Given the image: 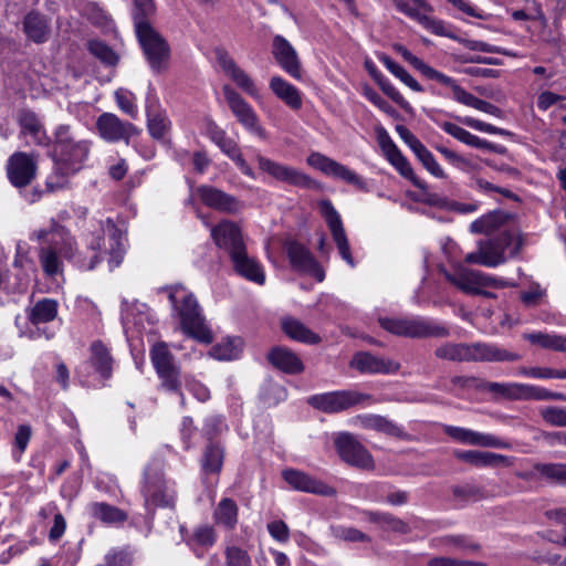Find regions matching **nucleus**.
Returning <instances> with one entry per match:
<instances>
[{"label":"nucleus","mask_w":566,"mask_h":566,"mask_svg":"<svg viewBox=\"0 0 566 566\" xmlns=\"http://www.w3.org/2000/svg\"><path fill=\"white\" fill-rule=\"evenodd\" d=\"M349 366L360 374H396L400 369V364L392 359H386L373 355L369 352H357L354 354Z\"/></svg>","instance_id":"nucleus-23"},{"label":"nucleus","mask_w":566,"mask_h":566,"mask_svg":"<svg viewBox=\"0 0 566 566\" xmlns=\"http://www.w3.org/2000/svg\"><path fill=\"white\" fill-rule=\"evenodd\" d=\"M395 50L401 54V56L410 63L416 70H418L423 76H426L428 80L436 81L443 85V83L449 82V76L444 73L431 67L430 65L426 64L422 60L415 56L407 48L400 44L395 45Z\"/></svg>","instance_id":"nucleus-40"},{"label":"nucleus","mask_w":566,"mask_h":566,"mask_svg":"<svg viewBox=\"0 0 566 566\" xmlns=\"http://www.w3.org/2000/svg\"><path fill=\"white\" fill-rule=\"evenodd\" d=\"M150 360L160 380V388L179 395L181 405L185 406V397L181 391V369L166 343L158 342L151 347Z\"/></svg>","instance_id":"nucleus-6"},{"label":"nucleus","mask_w":566,"mask_h":566,"mask_svg":"<svg viewBox=\"0 0 566 566\" xmlns=\"http://www.w3.org/2000/svg\"><path fill=\"white\" fill-rule=\"evenodd\" d=\"M93 517L106 524H120L127 520V514L119 507L105 502H94L90 505Z\"/></svg>","instance_id":"nucleus-42"},{"label":"nucleus","mask_w":566,"mask_h":566,"mask_svg":"<svg viewBox=\"0 0 566 566\" xmlns=\"http://www.w3.org/2000/svg\"><path fill=\"white\" fill-rule=\"evenodd\" d=\"M469 187L482 195L492 196L493 193H500L510 200L516 202L521 201V198L515 192L507 188L496 186L479 175H474L470 178Z\"/></svg>","instance_id":"nucleus-49"},{"label":"nucleus","mask_w":566,"mask_h":566,"mask_svg":"<svg viewBox=\"0 0 566 566\" xmlns=\"http://www.w3.org/2000/svg\"><path fill=\"white\" fill-rule=\"evenodd\" d=\"M101 230L103 233L107 232L109 235L112 241L109 249L111 262H113L115 266H118L124 254V248L122 244V230L111 218H107L105 221L101 222Z\"/></svg>","instance_id":"nucleus-43"},{"label":"nucleus","mask_w":566,"mask_h":566,"mask_svg":"<svg viewBox=\"0 0 566 566\" xmlns=\"http://www.w3.org/2000/svg\"><path fill=\"white\" fill-rule=\"evenodd\" d=\"M525 338L533 345H537L545 349L566 353V337L555 334L531 333Z\"/></svg>","instance_id":"nucleus-51"},{"label":"nucleus","mask_w":566,"mask_h":566,"mask_svg":"<svg viewBox=\"0 0 566 566\" xmlns=\"http://www.w3.org/2000/svg\"><path fill=\"white\" fill-rule=\"evenodd\" d=\"M231 262L234 271L242 277L259 285L264 284L265 274L262 265L247 253V249L232 255Z\"/></svg>","instance_id":"nucleus-31"},{"label":"nucleus","mask_w":566,"mask_h":566,"mask_svg":"<svg viewBox=\"0 0 566 566\" xmlns=\"http://www.w3.org/2000/svg\"><path fill=\"white\" fill-rule=\"evenodd\" d=\"M7 172L10 182L14 187L22 188L28 186L35 177V157L22 151L14 153L9 158Z\"/></svg>","instance_id":"nucleus-19"},{"label":"nucleus","mask_w":566,"mask_h":566,"mask_svg":"<svg viewBox=\"0 0 566 566\" xmlns=\"http://www.w3.org/2000/svg\"><path fill=\"white\" fill-rule=\"evenodd\" d=\"M273 54L285 72L295 78L301 77V64L296 51L285 38H275Z\"/></svg>","instance_id":"nucleus-30"},{"label":"nucleus","mask_w":566,"mask_h":566,"mask_svg":"<svg viewBox=\"0 0 566 566\" xmlns=\"http://www.w3.org/2000/svg\"><path fill=\"white\" fill-rule=\"evenodd\" d=\"M74 174V171L63 169L61 165H54L53 171L46 178L45 185L48 190L53 192L65 188L69 184V177Z\"/></svg>","instance_id":"nucleus-60"},{"label":"nucleus","mask_w":566,"mask_h":566,"mask_svg":"<svg viewBox=\"0 0 566 566\" xmlns=\"http://www.w3.org/2000/svg\"><path fill=\"white\" fill-rule=\"evenodd\" d=\"M378 59L390 73H392L409 88L419 93L423 92V87L417 82V80L413 78L401 65L396 63L390 56L387 54H380L378 55Z\"/></svg>","instance_id":"nucleus-53"},{"label":"nucleus","mask_w":566,"mask_h":566,"mask_svg":"<svg viewBox=\"0 0 566 566\" xmlns=\"http://www.w3.org/2000/svg\"><path fill=\"white\" fill-rule=\"evenodd\" d=\"M539 413L547 424L566 427V407L547 406L542 408Z\"/></svg>","instance_id":"nucleus-63"},{"label":"nucleus","mask_w":566,"mask_h":566,"mask_svg":"<svg viewBox=\"0 0 566 566\" xmlns=\"http://www.w3.org/2000/svg\"><path fill=\"white\" fill-rule=\"evenodd\" d=\"M90 358L76 368V375L84 384L90 376V368H92L103 380L102 385L105 386V381L109 380L113 375V356L102 340H94L90 346Z\"/></svg>","instance_id":"nucleus-11"},{"label":"nucleus","mask_w":566,"mask_h":566,"mask_svg":"<svg viewBox=\"0 0 566 566\" xmlns=\"http://www.w3.org/2000/svg\"><path fill=\"white\" fill-rule=\"evenodd\" d=\"M377 400L369 394L357 390H336L313 395L307 403L324 413H337L358 405H371Z\"/></svg>","instance_id":"nucleus-7"},{"label":"nucleus","mask_w":566,"mask_h":566,"mask_svg":"<svg viewBox=\"0 0 566 566\" xmlns=\"http://www.w3.org/2000/svg\"><path fill=\"white\" fill-rule=\"evenodd\" d=\"M512 235L507 232L500 233L496 238L480 244L482 265L495 268L505 262V249L510 245Z\"/></svg>","instance_id":"nucleus-29"},{"label":"nucleus","mask_w":566,"mask_h":566,"mask_svg":"<svg viewBox=\"0 0 566 566\" xmlns=\"http://www.w3.org/2000/svg\"><path fill=\"white\" fill-rule=\"evenodd\" d=\"M218 147L226 156H228L237 165V167L243 175L251 178L254 177L252 168L243 158L242 151L234 139H232L231 137H226L218 145Z\"/></svg>","instance_id":"nucleus-48"},{"label":"nucleus","mask_w":566,"mask_h":566,"mask_svg":"<svg viewBox=\"0 0 566 566\" xmlns=\"http://www.w3.org/2000/svg\"><path fill=\"white\" fill-rule=\"evenodd\" d=\"M226 448L220 441L206 442L199 460L201 475H219L223 468Z\"/></svg>","instance_id":"nucleus-27"},{"label":"nucleus","mask_w":566,"mask_h":566,"mask_svg":"<svg viewBox=\"0 0 566 566\" xmlns=\"http://www.w3.org/2000/svg\"><path fill=\"white\" fill-rule=\"evenodd\" d=\"M534 469L546 480L566 485V463H537Z\"/></svg>","instance_id":"nucleus-55"},{"label":"nucleus","mask_w":566,"mask_h":566,"mask_svg":"<svg viewBox=\"0 0 566 566\" xmlns=\"http://www.w3.org/2000/svg\"><path fill=\"white\" fill-rule=\"evenodd\" d=\"M440 127L449 135H451L453 138L458 139L459 142L475 147V144L478 142V136L471 134L470 132L465 130L464 128L451 123V122H443L440 124Z\"/></svg>","instance_id":"nucleus-62"},{"label":"nucleus","mask_w":566,"mask_h":566,"mask_svg":"<svg viewBox=\"0 0 566 566\" xmlns=\"http://www.w3.org/2000/svg\"><path fill=\"white\" fill-rule=\"evenodd\" d=\"M270 88L293 111H298L302 107V97L300 91L284 78L280 76H273L270 80Z\"/></svg>","instance_id":"nucleus-37"},{"label":"nucleus","mask_w":566,"mask_h":566,"mask_svg":"<svg viewBox=\"0 0 566 566\" xmlns=\"http://www.w3.org/2000/svg\"><path fill=\"white\" fill-rule=\"evenodd\" d=\"M99 136L108 143L124 142L130 144V139L140 134V129L133 123L120 119L113 113H102L95 123Z\"/></svg>","instance_id":"nucleus-14"},{"label":"nucleus","mask_w":566,"mask_h":566,"mask_svg":"<svg viewBox=\"0 0 566 566\" xmlns=\"http://www.w3.org/2000/svg\"><path fill=\"white\" fill-rule=\"evenodd\" d=\"M413 154L432 176L441 179L447 178L444 170L437 163L432 153L423 144Z\"/></svg>","instance_id":"nucleus-57"},{"label":"nucleus","mask_w":566,"mask_h":566,"mask_svg":"<svg viewBox=\"0 0 566 566\" xmlns=\"http://www.w3.org/2000/svg\"><path fill=\"white\" fill-rule=\"evenodd\" d=\"M160 291L167 293L172 316L179 321L182 333L202 344H211L213 335L196 296L181 284L165 286Z\"/></svg>","instance_id":"nucleus-1"},{"label":"nucleus","mask_w":566,"mask_h":566,"mask_svg":"<svg viewBox=\"0 0 566 566\" xmlns=\"http://www.w3.org/2000/svg\"><path fill=\"white\" fill-rule=\"evenodd\" d=\"M319 211L329 228L340 256L350 266H354L355 262L350 253L349 243L339 213L333 206L332 201L328 199H324L319 202Z\"/></svg>","instance_id":"nucleus-16"},{"label":"nucleus","mask_w":566,"mask_h":566,"mask_svg":"<svg viewBox=\"0 0 566 566\" xmlns=\"http://www.w3.org/2000/svg\"><path fill=\"white\" fill-rule=\"evenodd\" d=\"M227 429L228 426L224 422L223 417L210 416L205 420L202 427V436L206 439V442L218 441L217 437L220 436Z\"/></svg>","instance_id":"nucleus-58"},{"label":"nucleus","mask_w":566,"mask_h":566,"mask_svg":"<svg viewBox=\"0 0 566 566\" xmlns=\"http://www.w3.org/2000/svg\"><path fill=\"white\" fill-rule=\"evenodd\" d=\"M228 75L242 91H244L251 97L258 98L260 96L259 88L256 87L254 81L239 66Z\"/></svg>","instance_id":"nucleus-61"},{"label":"nucleus","mask_w":566,"mask_h":566,"mask_svg":"<svg viewBox=\"0 0 566 566\" xmlns=\"http://www.w3.org/2000/svg\"><path fill=\"white\" fill-rule=\"evenodd\" d=\"M502 221H503L502 212L501 211H492V212H489V213L482 216L481 218L474 220L470 224V230L473 233L488 234V233L494 231L495 229H497L501 226Z\"/></svg>","instance_id":"nucleus-56"},{"label":"nucleus","mask_w":566,"mask_h":566,"mask_svg":"<svg viewBox=\"0 0 566 566\" xmlns=\"http://www.w3.org/2000/svg\"><path fill=\"white\" fill-rule=\"evenodd\" d=\"M357 420L365 429L376 430L396 438H405L407 436L401 427L379 415L358 416Z\"/></svg>","instance_id":"nucleus-38"},{"label":"nucleus","mask_w":566,"mask_h":566,"mask_svg":"<svg viewBox=\"0 0 566 566\" xmlns=\"http://www.w3.org/2000/svg\"><path fill=\"white\" fill-rule=\"evenodd\" d=\"M391 2L398 11L417 21L426 31L434 35H451L444 32L443 24L440 20L426 13V11L430 10V7L426 2L423 6L415 3L413 1L412 4H410L405 0H391Z\"/></svg>","instance_id":"nucleus-24"},{"label":"nucleus","mask_w":566,"mask_h":566,"mask_svg":"<svg viewBox=\"0 0 566 566\" xmlns=\"http://www.w3.org/2000/svg\"><path fill=\"white\" fill-rule=\"evenodd\" d=\"M444 433L451 439L464 444L501 449H509L511 447L509 442L496 436L481 433L462 427L446 426Z\"/></svg>","instance_id":"nucleus-22"},{"label":"nucleus","mask_w":566,"mask_h":566,"mask_svg":"<svg viewBox=\"0 0 566 566\" xmlns=\"http://www.w3.org/2000/svg\"><path fill=\"white\" fill-rule=\"evenodd\" d=\"M20 136L28 138L27 144L49 146L50 137L38 115L29 109H22L18 114Z\"/></svg>","instance_id":"nucleus-25"},{"label":"nucleus","mask_w":566,"mask_h":566,"mask_svg":"<svg viewBox=\"0 0 566 566\" xmlns=\"http://www.w3.org/2000/svg\"><path fill=\"white\" fill-rule=\"evenodd\" d=\"M211 237L216 245L226 250L230 258L245 250L240 228L230 220H223L211 228Z\"/></svg>","instance_id":"nucleus-20"},{"label":"nucleus","mask_w":566,"mask_h":566,"mask_svg":"<svg viewBox=\"0 0 566 566\" xmlns=\"http://www.w3.org/2000/svg\"><path fill=\"white\" fill-rule=\"evenodd\" d=\"M134 1V27L136 35H159L151 23L150 15L155 12L154 0H133Z\"/></svg>","instance_id":"nucleus-34"},{"label":"nucleus","mask_w":566,"mask_h":566,"mask_svg":"<svg viewBox=\"0 0 566 566\" xmlns=\"http://www.w3.org/2000/svg\"><path fill=\"white\" fill-rule=\"evenodd\" d=\"M224 99L237 120L250 133L265 138V130L260 125L253 107L230 85L222 87Z\"/></svg>","instance_id":"nucleus-12"},{"label":"nucleus","mask_w":566,"mask_h":566,"mask_svg":"<svg viewBox=\"0 0 566 566\" xmlns=\"http://www.w3.org/2000/svg\"><path fill=\"white\" fill-rule=\"evenodd\" d=\"M379 324L388 333L407 338H444L450 335L444 324L424 316L381 317Z\"/></svg>","instance_id":"nucleus-5"},{"label":"nucleus","mask_w":566,"mask_h":566,"mask_svg":"<svg viewBox=\"0 0 566 566\" xmlns=\"http://www.w3.org/2000/svg\"><path fill=\"white\" fill-rule=\"evenodd\" d=\"M103 244H104L103 234H101V233L93 234L92 239L90 240L88 245H87L88 250L92 251V255L90 256L88 260L86 258H80V256L76 258L74 260L75 264L81 270H84V271L94 270L96 268V265L102 262V256H101L99 252L102 250Z\"/></svg>","instance_id":"nucleus-52"},{"label":"nucleus","mask_w":566,"mask_h":566,"mask_svg":"<svg viewBox=\"0 0 566 566\" xmlns=\"http://www.w3.org/2000/svg\"><path fill=\"white\" fill-rule=\"evenodd\" d=\"M443 85L452 90L453 98L457 102L490 115L499 116L501 114V109L497 106L484 99L478 98L473 94L467 92L458 84L453 77L449 76V82L443 83Z\"/></svg>","instance_id":"nucleus-32"},{"label":"nucleus","mask_w":566,"mask_h":566,"mask_svg":"<svg viewBox=\"0 0 566 566\" xmlns=\"http://www.w3.org/2000/svg\"><path fill=\"white\" fill-rule=\"evenodd\" d=\"M286 254L293 270L308 274L318 282L324 281L325 272L312 252L302 243L291 240L285 244Z\"/></svg>","instance_id":"nucleus-15"},{"label":"nucleus","mask_w":566,"mask_h":566,"mask_svg":"<svg viewBox=\"0 0 566 566\" xmlns=\"http://www.w3.org/2000/svg\"><path fill=\"white\" fill-rule=\"evenodd\" d=\"M365 515L367 516L370 523L378 524L385 530H389L398 534H408L411 531L410 526L405 521L395 516L391 513L366 511Z\"/></svg>","instance_id":"nucleus-41"},{"label":"nucleus","mask_w":566,"mask_h":566,"mask_svg":"<svg viewBox=\"0 0 566 566\" xmlns=\"http://www.w3.org/2000/svg\"><path fill=\"white\" fill-rule=\"evenodd\" d=\"M226 566H252L247 551L238 546H229L224 551Z\"/></svg>","instance_id":"nucleus-64"},{"label":"nucleus","mask_w":566,"mask_h":566,"mask_svg":"<svg viewBox=\"0 0 566 566\" xmlns=\"http://www.w3.org/2000/svg\"><path fill=\"white\" fill-rule=\"evenodd\" d=\"M531 388L532 385L528 384L494 382L488 380L483 382V391L511 400H531Z\"/></svg>","instance_id":"nucleus-33"},{"label":"nucleus","mask_w":566,"mask_h":566,"mask_svg":"<svg viewBox=\"0 0 566 566\" xmlns=\"http://www.w3.org/2000/svg\"><path fill=\"white\" fill-rule=\"evenodd\" d=\"M87 49L105 66H116L119 56L118 54L105 42L98 39L88 41Z\"/></svg>","instance_id":"nucleus-54"},{"label":"nucleus","mask_w":566,"mask_h":566,"mask_svg":"<svg viewBox=\"0 0 566 566\" xmlns=\"http://www.w3.org/2000/svg\"><path fill=\"white\" fill-rule=\"evenodd\" d=\"M434 356L441 360L454 363L472 361H516L521 356L495 344L446 342L434 349Z\"/></svg>","instance_id":"nucleus-2"},{"label":"nucleus","mask_w":566,"mask_h":566,"mask_svg":"<svg viewBox=\"0 0 566 566\" xmlns=\"http://www.w3.org/2000/svg\"><path fill=\"white\" fill-rule=\"evenodd\" d=\"M50 19L38 10H32L23 19L27 35H46L50 32Z\"/></svg>","instance_id":"nucleus-50"},{"label":"nucleus","mask_w":566,"mask_h":566,"mask_svg":"<svg viewBox=\"0 0 566 566\" xmlns=\"http://www.w3.org/2000/svg\"><path fill=\"white\" fill-rule=\"evenodd\" d=\"M448 282L457 286L464 293L472 294L478 285V271L460 268L455 273L443 272Z\"/></svg>","instance_id":"nucleus-45"},{"label":"nucleus","mask_w":566,"mask_h":566,"mask_svg":"<svg viewBox=\"0 0 566 566\" xmlns=\"http://www.w3.org/2000/svg\"><path fill=\"white\" fill-rule=\"evenodd\" d=\"M82 14L94 27L105 34L116 33V24L112 17L96 2L87 1L83 4Z\"/></svg>","instance_id":"nucleus-35"},{"label":"nucleus","mask_w":566,"mask_h":566,"mask_svg":"<svg viewBox=\"0 0 566 566\" xmlns=\"http://www.w3.org/2000/svg\"><path fill=\"white\" fill-rule=\"evenodd\" d=\"M59 303L53 298L39 300L30 310L27 317L32 325L52 322L57 316Z\"/></svg>","instance_id":"nucleus-39"},{"label":"nucleus","mask_w":566,"mask_h":566,"mask_svg":"<svg viewBox=\"0 0 566 566\" xmlns=\"http://www.w3.org/2000/svg\"><path fill=\"white\" fill-rule=\"evenodd\" d=\"M147 128L150 136L155 139H163L170 128V120L167 115L158 109H155L147 103Z\"/></svg>","instance_id":"nucleus-44"},{"label":"nucleus","mask_w":566,"mask_h":566,"mask_svg":"<svg viewBox=\"0 0 566 566\" xmlns=\"http://www.w3.org/2000/svg\"><path fill=\"white\" fill-rule=\"evenodd\" d=\"M259 168L275 180L302 189H316L318 184L297 168L283 165L264 156L258 157Z\"/></svg>","instance_id":"nucleus-10"},{"label":"nucleus","mask_w":566,"mask_h":566,"mask_svg":"<svg viewBox=\"0 0 566 566\" xmlns=\"http://www.w3.org/2000/svg\"><path fill=\"white\" fill-rule=\"evenodd\" d=\"M282 331L284 334L296 342L304 343L307 345H315L321 342L318 334L314 333L301 321L294 317H285L281 322Z\"/></svg>","instance_id":"nucleus-36"},{"label":"nucleus","mask_w":566,"mask_h":566,"mask_svg":"<svg viewBox=\"0 0 566 566\" xmlns=\"http://www.w3.org/2000/svg\"><path fill=\"white\" fill-rule=\"evenodd\" d=\"M140 493L147 512H155L158 507L175 506L176 492L167 484L161 461L153 460L145 467Z\"/></svg>","instance_id":"nucleus-4"},{"label":"nucleus","mask_w":566,"mask_h":566,"mask_svg":"<svg viewBox=\"0 0 566 566\" xmlns=\"http://www.w3.org/2000/svg\"><path fill=\"white\" fill-rule=\"evenodd\" d=\"M144 55L156 74L165 72L169 66L170 46L165 38H138Z\"/></svg>","instance_id":"nucleus-21"},{"label":"nucleus","mask_w":566,"mask_h":566,"mask_svg":"<svg viewBox=\"0 0 566 566\" xmlns=\"http://www.w3.org/2000/svg\"><path fill=\"white\" fill-rule=\"evenodd\" d=\"M340 459L352 467L373 470L375 462L370 452L349 432L339 433L334 441Z\"/></svg>","instance_id":"nucleus-13"},{"label":"nucleus","mask_w":566,"mask_h":566,"mask_svg":"<svg viewBox=\"0 0 566 566\" xmlns=\"http://www.w3.org/2000/svg\"><path fill=\"white\" fill-rule=\"evenodd\" d=\"M282 478L295 491L322 496L336 495V490L333 486L297 469L283 470Z\"/></svg>","instance_id":"nucleus-18"},{"label":"nucleus","mask_w":566,"mask_h":566,"mask_svg":"<svg viewBox=\"0 0 566 566\" xmlns=\"http://www.w3.org/2000/svg\"><path fill=\"white\" fill-rule=\"evenodd\" d=\"M266 359L273 368L286 375H298L305 369L300 356L285 346L272 347L266 354Z\"/></svg>","instance_id":"nucleus-26"},{"label":"nucleus","mask_w":566,"mask_h":566,"mask_svg":"<svg viewBox=\"0 0 566 566\" xmlns=\"http://www.w3.org/2000/svg\"><path fill=\"white\" fill-rule=\"evenodd\" d=\"M453 455L468 464L476 468H496L500 465H509V457L480 450H455Z\"/></svg>","instance_id":"nucleus-28"},{"label":"nucleus","mask_w":566,"mask_h":566,"mask_svg":"<svg viewBox=\"0 0 566 566\" xmlns=\"http://www.w3.org/2000/svg\"><path fill=\"white\" fill-rule=\"evenodd\" d=\"M197 196L205 206L222 213L238 214L244 208L243 202L237 197L213 186H199Z\"/></svg>","instance_id":"nucleus-17"},{"label":"nucleus","mask_w":566,"mask_h":566,"mask_svg":"<svg viewBox=\"0 0 566 566\" xmlns=\"http://www.w3.org/2000/svg\"><path fill=\"white\" fill-rule=\"evenodd\" d=\"M238 512L237 503L232 499L224 497L219 502L213 516L217 524L227 530H233L238 523Z\"/></svg>","instance_id":"nucleus-47"},{"label":"nucleus","mask_w":566,"mask_h":566,"mask_svg":"<svg viewBox=\"0 0 566 566\" xmlns=\"http://www.w3.org/2000/svg\"><path fill=\"white\" fill-rule=\"evenodd\" d=\"M307 165L319 170L328 177L339 179L348 185L355 186L358 190L367 192L368 185L366 180L349 169L347 166L317 151L311 153L306 158Z\"/></svg>","instance_id":"nucleus-9"},{"label":"nucleus","mask_w":566,"mask_h":566,"mask_svg":"<svg viewBox=\"0 0 566 566\" xmlns=\"http://www.w3.org/2000/svg\"><path fill=\"white\" fill-rule=\"evenodd\" d=\"M377 143L386 159L396 168V170L408 179L416 188L426 189L427 184L417 177L409 160L402 155L397 145L392 142L388 132L382 126H376Z\"/></svg>","instance_id":"nucleus-8"},{"label":"nucleus","mask_w":566,"mask_h":566,"mask_svg":"<svg viewBox=\"0 0 566 566\" xmlns=\"http://www.w3.org/2000/svg\"><path fill=\"white\" fill-rule=\"evenodd\" d=\"M452 117L455 120L460 122L461 124H463L468 127H471L473 129L483 132V133L495 134V135H501V136H511L512 135L511 132H509L504 128L496 127L492 124L484 123V122L473 118V117H469V116H465V117L452 116Z\"/></svg>","instance_id":"nucleus-59"},{"label":"nucleus","mask_w":566,"mask_h":566,"mask_svg":"<svg viewBox=\"0 0 566 566\" xmlns=\"http://www.w3.org/2000/svg\"><path fill=\"white\" fill-rule=\"evenodd\" d=\"M53 136L48 155L54 165H61L70 171H80L90 156L92 143L87 139H76L71 126L64 124L56 127Z\"/></svg>","instance_id":"nucleus-3"},{"label":"nucleus","mask_w":566,"mask_h":566,"mask_svg":"<svg viewBox=\"0 0 566 566\" xmlns=\"http://www.w3.org/2000/svg\"><path fill=\"white\" fill-rule=\"evenodd\" d=\"M39 260L43 272L48 276H54L62 271V262L57 252V240L52 239L49 247L41 248Z\"/></svg>","instance_id":"nucleus-46"}]
</instances>
